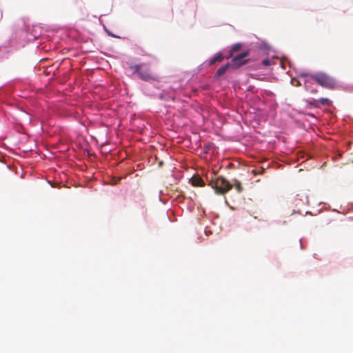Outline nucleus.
<instances>
[{
    "instance_id": "obj_1",
    "label": "nucleus",
    "mask_w": 353,
    "mask_h": 353,
    "mask_svg": "<svg viewBox=\"0 0 353 353\" xmlns=\"http://www.w3.org/2000/svg\"><path fill=\"white\" fill-rule=\"evenodd\" d=\"M310 79L314 80L316 83H318L321 86L327 88H332L336 84L335 81L332 78H331L326 74L322 73V72L316 73V74H312L310 76L305 75V76L301 77V79L299 81H297V82L299 84H301V81H304L305 88L307 90H310L311 92H316L315 90H312L309 88V83H310ZM295 81H296V80H295L294 79H292V81H291L292 84L295 85H296Z\"/></svg>"
},
{
    "instance_id": "obj_2",
    "label": "nucleus",
    "mask_w": 353,
    "mask_h": 353,
    "mask_svg": "<svg viewBox=\"0 0 353 353\" xmlns=\"http://www.w3.org/2000/svg\"><path fill=\"white\" fill-rule=\"evenodd\" d=\"M132 74H136L143 81H155L158 77L152 73L147 63H140L130 67Z\"/></svg>"
},
{
    "instance_id": "obj_3",
    "label": "nucleus",
    "mask_w": 353,
    "mask_h": 353,
    "mask_svg": "<svg viewBox=\"0 0 353 353\" xmlns=\"http://www.w3.org/2000/svg\"><path fill=\"white\" fill-rule=\"evenodd\" d=\"M211 185L216 193L223 194L232 188V185L223 177H218L211 181Z\"/></svg>"
},
{
    "instance_id": "obj_4",
    "label": "nucleus",
    "mask_w": 353,
    "mask_h": 353,
    "mask_svg": "<svg viewBox=\"0 0 353 353\" xmlns=\"http://www.w3.org/2000/svg\"><path fill=\"white\" fill-rule=\"evenodd\" d=\"M299 195H297V196L295 197L291 201L292 205H294V206L296 208V207L298 208L297 210H296V209H293L292 210V214H294L296 213H299V214H303V213L307 214V211L301 210L300 208V207L304 206L306 204V203L307 202L306 198L305 199H303V198H299Z\"/></svg>"
},
{
    "instance_id": "obj_5",
    "label": "nucleus",
    "mask_w": 353,
    "mask_h": 353,
    "mask_svg": "<svg viewBox=\"0 0 353 353\" xmlns=\"http://www.w3.org/2000/svg\"><path fill=\"white\" fill-rule=\"evenodd\" d=\"M248 52H243L237 54L232 59L231 64L234 67H239L243 65L246 62V57H248Z\"/></svg>"
},
{
    "instance_id": "obj_6",
    "label": "nucleus",
    "mask_w": 353,
    "mask_h": 353,
    "mask_svg": "<svg viewBox=\"0 0 353 353\" xmlns=\"http://www.w3.org/2000/svg\"><path fill=\"white\" fill-rule=\"evenodd\" d=\"M231 56L232 53L229 56H226L225 58L229 59ZM225 57H223L221 52H218L212 59H210V64L212 65L216 61H221Z\"/></svg>"
},
{
    "instance_id": "obj_7",
    "label": "nucleus",
    "mask_w": 353,
    "mask_h": 353,
    "mask_svg": "<svg viewBox=\"0 0 353 353\" xmlns=\"http://www.w3.org/2000/svg\"><path fill=\"white\" fill-rule=\"evenodd\" d=\"M192 184L194 186H203L204 182L201 178L196 176L192 178Z\"/></svg>"
},
{
    "instance_id": "obj_8",
    "label": "nucleus",
    "mask_w": 353,
    "mask_h": 353,
    "mask_svg": "<svg viewBox=\"0 0 353 353\" xmlns=\"http://www.w3.org/2000/svg\"><path fill=\"white\" fill-rule=\"evenodd\" d=\"M232 185V187H233V186L234 187V188L236 190V191H237L238 192H239V193H240V192H242V190H243V188H242V186H241V183H240L239 181H237V180H234V183H233Z\"/></svg>"
},
{
    "instance_id": "obj_9",
    "label": "nucleus",
    "mask_w": 353,
    "mask_h": 353,
    "mask_svg": "<svg viewBox=\"0 0 353 353\" xmlns=\"http://www.w3.org/2000/svg\"><path fill=\"white\" fill-rule=\"evenodd\" d=\"M228 65H229V64H227L224 66L219 68L218 69V70L216 71V74L218 76H221V75L223 74L226 72V70H227Z\"/></svg>"
},
{
    "instance_id": "obj_10",
    "label": "nucleus",
    "mask_w": 353,
    "mask_h": 353,
    "mask_svg": "<svg viewBox=\"0 0 353 353\" xmlns=\"http://www.w3.org/2000/svg\"><path fill=\"white\" fill-rule=\"evenodd\" d=\"M262 63H263V65L265 66H270L272 65V61L269 59H263Z\"/></svg>"
},
{
    "instance_id": "obj_11",
    "label": "nucleus",
    "mask_w": 353,
    "mask_h": 353,
    "mask_svg": "<svg viewBox=\"0 0 353 353\" xmlns=\"http://www.w3.org/2000/svg\"><path fill=\"white\" fill-rule=\"evenodd\" d=\"M319 101L322 105H328L330 103V100L326 98H321L319 99Z\"/></svg>"
},
{
    "instance_id": "obj_12",
    "label": "nucleus",
    "mask_w": 353,
    "mask_h": 353,
    "mask_svg": "<svg viewBox=\"0 0 353 353\" xmlns=\"http://www.w3.org/2000/svg\"><path fill=\"white\" fill-rule=\"evenodd\" d=\"M239 48H240V45H239V44H236V45L233 47L232 50H233L234 51H236V50H237Z\"/></svg>"
}]
</instances>
